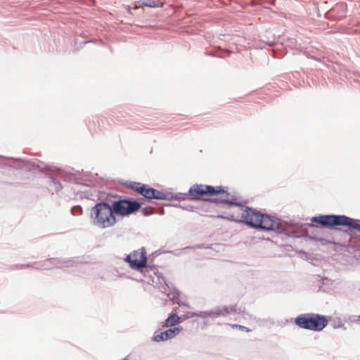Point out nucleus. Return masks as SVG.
I'll use <instances>...</instances> for the list:
<instances>
[{
	"label": "nucleus",
	"mask_w": 360,
	"mask_h": 360,
	"mask_svg": "<svg viewBox=\"0 0 360 360\" xmlns=\"http://www.w3.org/2000/svg\"><path fill=\"white\" fill-rule=\"evenodd\" d=\"M143 201L123 197L117 194L97 202L91 208V216L93 224L105 229L114 226L117 222V216L128 217L137 212L143 205Z\"/></svg>",
	"instance_id": "1"
},
{
	"label": "nucleus",
	"mask_w": 360,
	"mask_h": 360,
	"mask_svg": "<svg viewBox=\"0 0 360 360\" xmlns=\"http://www.w3.org/2000/svg\"><path fill=\"white\" fill-rule=\"evenodd\" d=\"M241 210L243 212L240 217L239 215L236 217L234 214H231L226 217L219 214L217 217L243 224L259 231H274L277 234L290 236V233L286 232L285 229L288 225V222L285 220L249 206H242Z\"/></svg>",
	"instance_id": "2"
},
{
	"label": "nucleus",
	"mask_w": 360,
	"mask_h": 360,
	"mask_svg": "<svg viewBox=\"0 0 360 360\" xmlns=\"http://www.w3.org/2000/svg\"><path fill=\"white\" fill-rule=\"evenodd\" d=\"M6 167L13 169V181L10 183L13 186L29 184L31 172L46 173L49 171V165L35 158H9L8 165Z\"/></svg>",
	"instance_id": "3"
},
{
	"label": "nucleus",
	"mask_w": 360,
	"mask_h": 360,
	"mask_svg": "<svg viewBox=\"0 0 360 360\" xmlns=\"http://www.w3.org/2000/svg\"><path fill=\"white\" fill-rule=\"evenodd\" d=\"M310 223H301L292 221H286L288 225L285 228V231L290 233L289 237H297L300 236L297 235L294 231H288V228L296 229L303 233L307 232L309 228H319V229H328L330 230H337L338 227L339 214H319L314 216L311 218Z\"/></svg>",
	"instance_id": "4"
},
{
	"label": "nucleus",
	"mask_w": 360,
	"mask_h": 360,
	"mask_svg": "<svg viewBox=\"0 0 360 360\" xmlns=\"http://www.w3.org/2000/svg\"><path fill=\"white\" fill-rule=\"evenodd\" d=\"M294 323L300 328L319 332L327 326L328 317L314 313L301 314L295 318Z\"/></svg>",
	"instance_id": "5"
},
{
	"label": "nucleus",
	"mask_w": 360,
	"mask_h": 360,
	"mask_svg": "<svg viewBox=\"0 0 360 360\" xmlns=\"http://www.w3.org/2000/svg\"><path fill=\"white\" fill-rule=\"evenodd\" d=\"M225 188L222 186H214L195 184L188 189L189 200L211 202L209 199L217 197L220 193L226 192Z\"/></svg>",
	"instance_id": "6"
},
{
	"label": "nucleus",
	"mask_w": 360,
	"mask_h": 360,
	"mask_svg": "<svg viewBox=\"0 0 360 360\" xmlns=\"http://www.w3.org/2000/svg\"><path fill=\"white\" fill-rule=\"evenodd\" d=\"M124 260L128 263L131 269L138 271H142L144 268H148L150 271L155 269L154 265L147 264V252L144 247L127 255Z\"/></svg>",
	"instance_id": "7"
},
{
	"label": "nucleus",
	"mask_w": 360,
	"mask_h": 360,
	"mask_svg": "<svg viewBox=\"0 0 360 360\" xmlns=\"http://www.w3.org/2000/svg\"><path fill=\"white\" fill-rule=\"evenodd\" d=\"M223 188H226V192L220 193L217 197L209 199L211 201V203H214L215 205H223L227 207H240L242 209V206L244 205H242L240 202L238 201L239 198L236 195H231L229 193L227 186H223Z\"/></svg>",
	"instance_id": "8"
},
{
	"label": "nucleus",
	"mask_w": 360,
	"mask_h": 360,
	"mask_svg": "<svg viewBox=\"0 0 360 360\" xmlns=\"http://www.w3.org/2000/svg\"><path fill=\"white\" fill-rule=\"evenodd\" d=\"M80 193L82 198L93 201L98 200L99 202L103 201V199L108 198L114 195V194H112L111 193H106L97 189L96 187L88 186H84V190L81 191Z\"/></svg>",
	"instance_id": "9"
},
{
	"label": "nucleus",
	"mask_w": 360,
	"mask_h": 360,
	"mask_svg": "<svg viewBox=\"0 0 360 360\" xmlns=\"http://www.w3.org/2000/svg\"><path fill=\"white\" fill-rule=\"evenodd\" d=\"M338 226L347 228L346 231L360 233V219L339 214Z\"/></svg>",
	"instance_id": "10"
},
{
	"label": "nucleus",
	"mask_w": 360,
	"mask_h": 360,
	"mask_svg": "<svg viewBox=\"0 0 360 360\" xmlns=\"http://www.w3.org/2000/svg\"><path fill=\"white\" fill-rule=\"evenodd\" d=\"M224 312H227L226 308H224V306H216L209 310L198 311V317L202 319H210L214 320L221 316L224 317Z\"/></svg>",
	"instance_id": "11"
},
{
	"label": "nucleus",
	"mask_w": 360,
	"mask_h": 360,
	"mask_svg": "<svg viewBox=\"0 0 360 360\" xmlns=\"http://www.w3.org/2000/svg\"><path fill=\"white\" fill-rule=\"evenodd\" d=\"M183 330L182 326L169 328L158 334H155L152 338V341L160 342L170 340L176 337Z\"/></svg>",
	"instance_id": "12"
},
{
	"label": "nucleus",
	"mask_w": 360,
	"mask_h": 360,
	"mask_svg": "<svg viewBox=\"0 0 360 360\" xmlns=\"http://www.w3.org/2000/svg\"><path fill=\"white\" fill-rule=\"evenodd\" d=\"M125 186L144 197L147 200H148L151 186L148 184L136 181L126 182Z\"/></svg>",
	"instance_id": "13"
},
{
	"label": "nucleus",
	"mask_w": 360,
	"mask_h": 360,
	"mask_svg": "<svg viewBox=\"0 0 360 360\" xmlns=\"http://www.w3.org/2000/svg\"><path fill=\"white\" fill-rule=\"evenodd\" d=\"M51 167L49 166V171L45 174L47 175L48 181V190L51 194L54 193H58L63 189V186L60 180L53 174H49L51 172Z\"/></svg>",
	"instance_id": "14"
},
{
	"label": "nucleus",
	"mask_w": 360,
	"mask_h": 360,
	"mask_svg": "<svg viewBox=\"0 0 360 360\" xmlns=\"http://www.w3.org/2000/svg\"><path fill=\"white\" fill-rule=\"evenodd\" d=\"M47 264L51 268H63L62 265L65 267L73 266L75 261L73 259H66L63 258L50 257L46 259Z\"/></svg>",
	"instance_id": "15"
},
{
	"label": "nucleus",
	"mask_w": 360,
	"mask_h": 360,
	"mask_svg": "<svg viewBox=\"0 0 360 360\" xmlns=\"http://www.w3.org/2000/svg\"><path fill=\"white\" fill-rule=\"evenodd\" d=\"M180 324V317L177 312V308H173L162 324V327L174 328Z\"/></svg>",
	"instance_id": "16"
},
{
	"label": "nucleus",
	"mask_w": 360,
	"mask_h": 360,
	"mask_svg": "<svg viewBox=\"0 0 360 360\" xmlns=\"http://www.w3.org/2000/svg\"><path fill=\"white\" fill-rule=\"evenodd\" d=\"M58 174L59 177L65 181L79 184V179L76 176L75 173L58 169Z\"/></svg>",
	"instance_id": "17"
},
{
	"label": "nucleus",
	"mask_w": 360,
	"mask_h": 360,
	"mask_svg": "<svg viewBox=\"0 0 360 360\" xmlns=\"http://www.w3.org/2000/svg\"><path fill=\"white\" fill-rule=\"evenodd\" d=\"M170 294L172 295L170 300H172V302L174 304H177L179 305V307H186L188 308L191 307V306L188 303L181 302L180 300L181 292L176 288H174L173 290L171 292Z\"/></svg>",
	"instance_id": "18"
},
{
	"label": "nucleus",
	"mask_w": 360,
	"mask_h": 360,
	"mask_svg": "<svg viewBox=\"0 0 360 360\" xmlns=\"http://www.w3.org/2000/svg\"><path fill=\"white\" fill-rule=\"evenodd\" d=\"M177 308V312L179 314H181L180 317V323L184 322V321L193 317H198V312L195 311H187L186 310H184L182 307H176Z\"/></svg>",
	"instance_id": "19"
},
{
	"label": "nucleus",
	"mask_w": 360,
	"mask_h": 360,
	"mask_svg": "<svg viewBox=\"0 0 360 360\" xmlns=\"http://www.w3.org/2000/svg\"><path fill=\"white\" fill-rule=\"evenodd\" d=\"M224 308L227 309V312H224L225 316L232 313L238 315H243L245 314V312L244 307H238L237 304H233L231 306H224Z\"/></svg>",
	"instance_id": "20"
},
{
	"label": "nucleus",
	"mask_w": 360,
	"mask_h": 360,
	"mask_svg": "<svg viewBox=\"0 0 360 360\" xmlns=\"http://www.w3.org/2000/svg\"><path fill=\"white\" fill-rule=\"evenodd\" d=\"M141 6H146L149 8H159L161 6V2L160 1L153 0H141V4L139 6H135L133 8L137 9Z\"/></svg>",
	"instance_id": "21"
},
{
	"label": "nucleus",
	"mask_w": 360,
	"mask_h": 360,
	"mask_svg": "<svg viewBox=\"0 0 360 360\" xmlns=\"http://www.w3.org/2000/svg\"><path fill=\"white\" fill-rule=\"evenodd\" d=\"M162 198H165L164 192L151 187L148 201L150 202L152 200H162Z\"/></svg>",
	"instance_id": "22"
},
{
	"label": "nucleus",
	"mask_w": 360,
	"mask_h": 360,
	"mask_svg": "<svg viewBox=\"0 0 360 360\" xmlns=\"http://www.w3.org/2000/svg\"><path fill=\"white\" fill-rule=\"evenodd\" d=\"M94 40H92V39H90V40H84V41H78L77 39H75V41H74V50L75 51H77L79 50H80L85 44H88V43H91V42H94Z\"/></svg>",
	"instance_id": "23"
},
{
	"label": "nucleus",
	"mask_w": 360,
	"mask_h": 360,
	"mask_svg": "<svg viewBox=\"0 0 360 360\" xmlns=\"http://www.w3.org/2000/svg\"><path fill=\"white\" fill-rule=\"evenodd\" d=\"M345 4L343 3L337 4L335 7H333L326 13V18H329L330 13L335 12L338 10L344 11L345 9Z\"/></svg>",
	"instance_id": "24"
},
{
	"label": "nucleus",
	"mask_w": 360,
	"mask_h": 360,
	"mask_svg": "<svg viewBox=\"0 0 360 360\" xmlns=\"http://www.w3.org/2000/svg\"><path fill=\"white\" fill-rule=\"evenodd\" d=\"M236 4H238L241 7L243 8H245L247 6H260L262 5V2L260 0H251L250 3L247 4H242L238 2V1H236Z\"/></svg>",
	"instance_id": "25"
},
{
	"label": "nucleus",
	"mask_w": 360,
	"mask_h": 360,
	"mask_svg": "<svg viewBox=\"0 0 360 360\" xmlns=\"http://www.w3.org/2000/svg\"><path fill=\"white\" fill-rule=\"evenodd\" d=\"M36 270L50 269L51 266L47 264L46 260L36 262Z\"/></svg>",
	"instance_id": "26"
},
{
	"label": "nucleus",
	"mask_w": 360,
	"mask_h": 360,
	"mask_svg": "<svg viewBox=\"0 0 360 360\" xmlns=\"http://www.w3.org/2000/svg\"><path fill=\"white\" fill-rule=\"evenodd\" d=\"M165 198H162V200H176L177 198L174 193H164Z\"/></svg>",
	"instance_id": "27"
},
{
	"label": "nucleus",
	"mask_w": 360,
	"mask_h": 360,
	"mask_svg": "<svg viewBox=\"0 0 360 360\" xmlns=\"http://www.w3.org/2000/svg\"><path fill=\"white\" fill-rule=\"evenodd\" d=\"M175 195L178 197L176 200L181 201L189 200L190 195H188V191L187 193H175Z\"/></svg>",
	"instance_id": "28"
},
{
	"label": "nucleus",
	"mask_w": 360,
	"mask_h": 360,
	"mask_svg": "<svg viewBox=\"0 0 360 360\" xmlns=\"http://www.w3.org/2000/svg\"><path fill=\"white\" fill-rule=\"evenodd\" d=\"M140 210L144 216H149L155 212L153 207H141Z\"/></svg>",
	"instance_id": "29"
},
{
	"label": "nucleus",
	"mask_w": 360,
	"mask_h": 360,
	"mask_svg": "<svg viewBox=\"0 0 360 360\" xmlns=\"http://www.w3.org/2000/svg\"><path fill=\"white\" fill-rule=\"evenodd\" d=\"M333 328H343L344 330H346V327H345V325L342 322V321L341 320L340 318H337L334 321H333Z\"/></svg>",
	"instance_id": "30"
},
{
	"label": "nucleus",
	"mask_w": 360,
	"mask_h": 360,
	"mask_svg": "<svg viewBox=\"0 0 360 360\" xmlns=\"http://www.w3.org/2000/svg\"><path fill=\"white\" fill-rule=\"evenodd\" d=\"M229 326H230L233 328L239 329V330H240L242 331H245V332H250L251 331L250 328H248L246 326H242V325L229 323Z\"/></svg>",
	"instance_id": "31"
},
{
	"label": "nucleus",
	"mask_w": 360,
	"mask_h": 360,
	"mask_svg": "<svg viewBox=\"0 0 360 360\" xmlns=\"http://www.w3.org/2000/svg\"><path fill=\"white\" fill-rule=\"evenodd\" d=\"M71 212L73 215H79L82 212V207L80 205L73 206L71 208Z\"/></svg>",
	"instance_id": "32"
},
{
	"label": "nucleus",
	"mask_w": 360,
	"mask_h": 360,
	"mask_svg": "<svg viewBox=\"0 0 360 360\" xmlns=\"http://www.w3.org/2000/svg\"><path fill=\"white\" fill-rule=\"evenodd\" d=\"M181 209L190 212H198V208L191 205H182Z\"/></svg>",
	"instance_id": "33"
},
{
	"label": "nucleus",
	"mask_w": 360,
	"mask_h": 360,
	"mask_svg": "<svg viewBox=\"0 0 360 360\" xmlns=\"http://www.w3.org/2000/svg\"><path fill=\"white\" fill-rule=\"evenodd\" d=\"M9 158L0 155V167H6L8 165Z\"/></svg>",
	"instance_id": "34"
},
{
	"label": "nucleus",
	"mask_w": 360,
	"mask_h": 360,
	"mask_svg": "<svg viewBox=\"0 0 360 360\" xmlns=\"http://www.w3.org/2000/svg\"><path fill=\"white\" fill-rule=\"evenodd\" d=\"M27 265L25 264H13L11 266V270H21L27 269Z\"/></svg>",
	"instance_id": "35"
},
{
	"label": "nucleus",
	"mask_w": 360,
	"mask_h": 360,
	"mask_svg": "<svg viewBox=\"0 0 360 360\" xmlns=\"http://www.w3.org/2000/svg\"><path fill=\"white\" fill-rule=\"evenodd\" d=\"M307 237L309 238V239L311 240H314V241H321L322 244H325L326 243V240L324 239V238H319L318 236H307Z\"/></svg>",
	"instance_id": "36"
},
{
	"label": "nucleus",
	"mask_w": 360,
	"mask_h": 360,
	"mask_svg": "<svg viewBox=\"0 0 360 360\" xmlns=\"http://www.w3.org/2000/svg\"><path fill=\"white\" fill-rule=\"evenodd\" d=\"M158 280L160 283H164L165 285H166V287L168 289H169V286L168 283H167L166 278L162 275H161V276H158Z\"/></svg>",
	"instance_id": "37"
},
{
	"label": "nucleus",
	"mask_w": 360,
	"mask_h": 360,
	"mask_svg": "<svg viewBox=\"0 0 360 360\" xmlns=\"http://www.w3.org/2000/svg\"><path fill=\"white\" fill-rule=\"evenodd\" d=\"M300 255L301 257L304 259L307 260L309 259V254L304 250H300Z\"/></svg>",
	"instance_id": "38"
},
{
	"label": "nucleus",
	"mask_w": 360,
	"mask_h": 360,
	"mask_svg": "<svg viewBox=\"0 0 360 360\" xmlns=\"http://www.w3.org/2000/svg\"><path fill=\"white\" fill-rule=\"evenodd\" d=\"M166 206H172L174 207H180L181 208L182 205L180 203H167L165 204Z\"/></svg>",
	"instance_id": "39"
},
{
	"label": "nucleus",
	"mask_w": 360,
	"mask_h": 360,
	"mask_svg": "<svg viewBox=\"0 0 360 360\" xmlns=\"http://www.w3.org/2000/svg\"><path fill=\"white\" fill-rule=\"evenodd\" d=\"M265 43L269 46H274V44H276L277 43V41H276V39L274 38L273 40L265 41Z\"/></svg>",
	"instance_id": "40"
},
{
	"label": "nucleus",
	"mask_w": 360,
	"mask_h": 360,
	"mask_svg": "<svg viewBox=\"0 0 360 360\" xmlns=\"http://www.w3.org/2000/svg\"><path fill=\"white\" fill-rule=\"evenodd\" d=\"M25 265H27V269L32 268V269H36V267H37L36 262H33V263H30V264H25Z\"/></svg>",
	"instance_id": "41"
},
{
	"label": "nucleus",
	"mask_w": 360,
	"mask_h": 360,
	"mask_svg": "<svg viewBox=\"0 0 360 360\" xmlns=\"http://www.w3.org/2000/svg\"><path fill=\"white\" fill-rule=\"evenodd\" d=\"M319 277V279L318 280L319 284L321 283V284H324V281H328V278L326 277Z\"/></svg>",
	"instance_id": "42"
},
{
	"label": "nucleus",
	"mask_w": 360,
	"mask_h": 360,
	"mask_svg": "<svg viewBox=\"0 0 360 360\" xmlns=\"http://www.w3.org/2000/svg\"><path fill=\"white\" fill-rule=\"evenodd\" d=\"M260 1L263 3V1ZM264 2L269 3L271 5H275L276 0H264Z\"/></svg>",
	"instance_id": "43"
},
{
	"label": "nucleus",
	"mask_w": 360,
	"mask_h": 360,
	"mask_svg": "<svg viewBox=\"0 0 360 360\" xmlns=\"http://www.w3.org/2000/svg\"><path fill=\"white\" fill-rule=\"evenodd\" d=\"M197 248H199V249H203V248L204 249H208V248H210V246H205L204 245H198L197 246Z\"/></svg>",
	"instance_id": "44"
},
{
	"label": "nucleus",
	"mask_w": 360,
	"mask_h": 360,
	"mask_svg": "<svg viewBox=\"0 0 360 360\" xmlns=\"http://www.w3.org/2000/svg\"><path fill=\"white\" fill-rule=\"evenodd\" d=\"M205 55H207V56H215V57H216V56H217V55H215V54H214V53H212V52H208V51H207V52H205Z\"/></svg>",
	"instance_id": "45"
},
{
	"label": "nucleus",
	"mask_w": 360,
	"mask_h": 360,
	"mask_svg": "<svg viewBox=\"0 0 360 360\" xmlns=\"http://www.w3.org/2000/svg\"><path fill=\"white\" fill-rule=\"evenodd\" d=\"M217 1H218L219 3H220V4H223L224 6H226V5H228L227 4H226V3L224 2V0H217Z\"/></svg>",
	"instance_id": "46"
},
{
	"label": "nucleus",
	"mask_w": 360,
	"mask_h": 360,
	"mask_svg": "<svg viewBox=\"0 0 360 360\" xmlns=\"http://www.w3.org/2000/svg\"><path fill=\"white\" fill-rule=\"evenodd\" d=\"M158 213H159V214H160V215H163V214H165V210H164V208H162V209L160 210V211Z\"/></svg>",
	"instance_id": "47"
},
{
	"label": "nucleus",
	"mask_w": 360,
	"mask_h": 360,
	"mask_svg": "<svg viewBox=\"0 0 360 360\" xmlns=\"http://www.w3.org/2000/svg\"><path fill=\"white\" fill-rule=\"evenodd\" d=\"M203 325H204V326H207V325H208V322H207V321H203Z\"/></svg>",
	"instance_id": "48"
},
{
	"label": "nucleus",
	"mask_w": 360,
	"mask_h": 360,
	"mask_svg": "<svg viewBox=\"0 0 360 360\" xmlns=\"http://www.w3.org/2000/svg\"><path fill=\"white\" fill-rule=\"evenodd\" d=\"M131 8L130 6H128L127 10H128V11H129V13H131Z\"/></svg>",
	"instance_id": "49"
},
{
	"label": "nucleus",
	"mask_w": 360,
	"mask_h": 360,
	"mask_svg": "<svg viewBox=\"0 0 360 360\" xmlns=\"http://www.w3.org/2000/svg\"><path fill=\"white\" fill-rule=\"evenodd\" d=\"M231 53V51H228L227 56H230Z\"/></svg>",
	"instance_id": "50"
},
{
	"label": "nucleus",
	"mask_w": 360,
	"mask_h": 360,
	"mask_svg": "<svg viewBox=\"0 0 360 360\" xmlns=\"http://www.w3.org/2000/svg\"><path fill=\"white\" fill-rule=\"evenodd\" d=\"M122 360H128L127 358H124Z\"/></svg>",
	"instance_id": "51"
},
{
	"label": "nucleus",
	"mask_w": 360,
	"mask_h": 360,
	"mask_svg": "<svg viewBox=\"0 0 360 360\" xmlns=\"http://www.w3.org/2000/svg\"><path fill=\"white\" fill-rule=\"evenodd\" d=\"M231 0H229V2H231Z\"/></svg>",
	"instance_id": "52"
},
{
	"label": "nucleus",
	"mask_w": 360,
	"mask_h": 360,
	"mask_svg": "<svg viewBox=\"0 0 360 360\" xmlns=\"http://www.w3.org/2000/svg\"><path fill=\"white\" fill-rule=\"evenodd\" d=\"M359 318H360V316H359Z\"/></svg>",
	"instance_id": "53"
}]
</instances>
